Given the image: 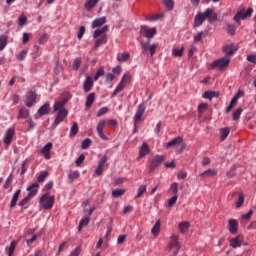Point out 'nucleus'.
Instances as JSON below:
<instances>
[{
    "label": "nucleus",
    "instance_id": "obj_1",
    "mask_svg": "<svg viewBox=\"0 0 256 256\" xmlns=\"http://www.w3.org/2000/svg\"><path fill=\"white\" fill-rule=\"evenodd\" d=\"M206 19H208L210 23L217 21V14L213 9L208 8L204 12H198L194 18V27H201Z\"/></svg>",
    "mask_w": 256,
    "mask_h": 256
},
{
    "label": "nucleus",
    "instance_id": "obj_2",
    "mask_svg": "<svg viewBox=\"0 0 256 256\" xmlns=\"http://www.w3.org/2000/svg\"><path fill=\"white\" fill-rule=\"evenodd\" d=\"M107 31H109V26L104 25L102 28L96 29L93 32V38L96 39L94 43V49L101 47L107 43Z\"/></svg>",
    "mask_w": 256,
    "mask_h": 256
},
{
    "label": "nucleus",
    "instance_id": "obj_3",
    "mask_svg": "<svg viewBox=\"0 0 256 256\" xmlns=\"http://www.w3.org/2000/svg\"><path fill=\"white\" fill-rule=\"evenodd\" d=\"M40 207H43L45 211H50L55 205V195H50L49 192H45L39 199Z\"/></svg>",
    "mask_w": 256,
    "mask_h": 256
},
{
    "label": "nucleus",
    "instance_id": "obj_4",
    "mask_svg": "<svg viewBox=\"0 0 256 256\" xmlns=\"http://www.w3.org/2000/svg\"><path fill=\"white\" fill-rule=\"evenodd\" d=\"M168 247H169V255L177 256V253H179V250L181 249V242H179V236L172 234L170 236Z\"/></svg>",
    "mask_w": 256,
    "mask_h": 256
},
{
    "label": "nucleus",
    "instance_id": "obj_5",
    "mask_svg": "<svg viewBox=\"0 0 256 256\" xmlns=\"http://www.w3.org/2000/svg\"><path fill=\"white\" fill-rule=\"evenodd\" d=\"M253 15V8H248L245 10V8L238 10L237 13L234 15L233 20L240 24L241 21H245V19H249Z\"/></svg>",
    "mask_w": 256,
    "mask_h": 256
},
{
    "label": "nucleus",
    "instance_id": "obj_6",
    "mask_svg": "<svg viewBox=\"0 0 256 256\" xmlns=\"http://www.w3.org/2000/svg\"><path fill=\"white\" fill-rule=\"evenodd\" d=\"M175 145H178L176 148V153H178V155L183 153V151H185V147H187V144H185L181 136H178L172 141L168 142L167 149H169V147H175Z\"/></svg>",
    "mask_w": 256,
    "mask_h": 256
},
{
    "label": "nucleus",
    "instance_id": "obj_7",
    "mask_svg": "<svg viewBox=\"0 0 256 256\" xmlns=\"http://www.w3.org/2000/svg\"><path fill=\"white\" fill-rule=\"evenodd\" d=\"M229 63H231V59L229 58V56L220 58L212 62V69H219V71H225L227 67H229Z\"/></svg>",
    "mask_w": 256,
    "mask_h": 256
},
{
    "label": "nucleus",
    "instance_id": "obj_8",
    "mask_svg": "<svg viewBox=\"0 0 256 256\" xmlns=\"http://www.w3.org/2000/svg\"><path fill=\"white\" fill-rule=\"evenodd\" d=\"M165 160V156L163 155H156L153 157V159L150 161V164L148 166V170L150 173H153L161 163Z\"/></svg>",
    "mask_w": 256,
    "mask_h": 256
},
{
    "label": "nucleus",
    "instance_id": "obj_9",
    "mask_svg": "<svg viewBox=\"0 0 256 256\" xmlns=\"http://www.w3.org/2000/svg\"><path fill=\"white\" fill-rule=\"evenodd\" d=\"M145 109H146L145 104H140L138 106V109L134 116V125H135L134 133H137V123L141 121L143 115L145 114Z\"/></svg>",
    "mask_w": 256,
    "mask_h": 256
},
{
    "label": "nucleus",
    "instance_id": "obj_10",
    "mask_svg": "<svg viewBox=\"0 0 256 256\" xmlns=\"http://www.w3.org/2000/svg\"><path fill=\"white\" fill-rule=\"evenodd\" d=\"M52 149H53V143L48 142L45 144V146L42 147V149H40L39 153L44 157V159H46V161H49V159H51Z\"/></svg>",
    "mask_w": 256,
    "mask_h": 256
},
{
    "label": "nucleus",
    "instance_id": "obj_11",
    "mask_svg": "<svg viewBox=\"0 0 256 256\" xmlns=\"http://www.w3.org/2000/svg\"><path fill=\"white\" fill-rule=\"evenodd\" d=\"M141 35H144L147 39H153L157 34V28H149L148 26H141L140 28Z\"/></svg>",
    "mask_w": 256,
    "mask_h": 256
},
{
    "label": "nucleus",
    "instance_id": "obj_12",
    "mask_svg": "<svg viewBox=\"0 0 256 256\" xmlns=\"http://www.w3.org/2000/svg\"><path fill=\"white\" fill-rule=\"evenodd\" d=\"M228 231L231 235H237L239 232V221L237 219L228 220Z\"/></svg>",
    "mask_w": 256,
    "mask_h": 256
},
{
    "label": "nucleus",
    "instance_id": "obj_13",
    "mask_svg": "<svg viewBox=\"0 0 256 256\" xmlns=\"http://www.w3.org/2000/svg\"><path fill=\"white\" fill-rule=\"evenodd\" d=\"M35 103H37V93H35L34 91H29L26 94V107H33Z\"/></svg>",
    "mask_w": 256,
    "mask_h": 256
},
{
    "label": "nucleus",
    "instance_id": "obj_14",
    "mask_svg": "<svg viewBox=\"0 0 256 256\" xmlns=\"http://www.w3.org/2000/svg\"><path fill=\"white\" fill-rule=\"evenodd\" d=\"M56 113L57 114L54 120V125H60V123H63L65 119H67V115H69V112L67 110H60Z\"/></svg>",
    "mask_w": 256,
    "mask_h": 256
},
{
    "label": "nucleus",
    "instance_id": "obj_15",
    "mask_svg": "<svg viewBox=\"0 0 256 256\" xmlns=\"http://www.w3.org/2000/svg\"><path fill=\"white\" fill-rule=\"evenodd\" d=\"M149 153H151V148H149V144L143 142L139 148L138 159H143V157H147Z\"/></svg>",
    "mask_w": 256,
    "mask_h": 256
},
{
    "label": "nucleus",
    "instance_id": "obj_16",
    "mask_svg": "<svg viewBox=\"0 0 256 256\" xmlns=\"http://www.w3.org/2000/svg\"><path fill=\"white\" fill-rule=\"evenodd\" d=\"M13 137H15V129L14 128L7 129L3 137L4 143L6 145H11V141H13Z\"/></svg>",
    "mask_w": 256,
    "mask_h": 256
},
{
    "label": "nucleus",
    "instance_id": "obj_17",
    "mask_svg": "<svg viewBox=\"0 0 256 256\" xmlns=\"http://www.w3.org/2000/svg\"><path fill=\"white\" fill-rule=\"evenodd\" d=\"M105 125H107V121L101 120L97 125V133L100 139H103V141H107V136L105 135V132H103V129H105Z\"/></svg>",
    "mask_w": 256,
    "mask_h": 256
},
{
    "label": "nucleus",
    "instance_id": "obj_18",
    "mask_svg": "<svg viewBox=\"0 0 256 256\" xmlns=\"http://www.w3.org/2000/svg\"><path fill=\"white\" fill-rule=\"evenodd\" d=\"M93 78L91 76H87L84 83H83V89L85 93H89L91 89H93Z\"/></svg>",
    "mask_w": 256,
    "mask_h": 256
},
{
    "label": "nucleus",
    "instance_id": "obj_19",
    "mask_svg": "<svg viewBox=\"0 0 256 256\" xmlns=\"http://www.w3.org/2000/svg\"><path fill=\"white\" fill-rule=\"evenodd\" d=\"M142 49L144 51V53H147V51L150 52L151 57H153V55H155V51H157V44H142Z\"/></svg>",
    "mask_w": 256,
    "mask_h": 256
},
{
    "label": "nucleus",
    "instance_id": "obj_20",
    "mask_svg": "<svg viewBox=\"0 0 256 256\" xmlns=\"http://www.w3.org/2000/svg\"><path fill=\"white\" fill-rule=\"evenodd\" d=\"M105 23H107V17L103 16L100 18H96L92 22V29H97V27H103V25H105Z\"/></svg>",
    "mask_w": 256,
    "mask_h": 256
},
{
    "label": "nucleus",
    "instance_id": "obj_21",
    "mask_svg": "<svg viewBox=\"0 0 256 256\" xmlns=\"http://www.w3.org/2000/svg\"><path fill=\"white\" fill-rule=\"evenodd\" d=\"M17 245H19V241L13 240L9 246L6 247L5 251L8 256H13V253H15V249L17 248Z\"/></svg>",
    "mask_w": 256,
    "mask_h": 256
},
{
    "label": "nucleus",
    "instance_id": "obj_22",
    "mask_svg": "<svg viewBox=\"0 0 256 256\" xmlns=\"http://www.w3.org/2000/svg\"><path fill=\"white\" fill-rule=\"evenodd\" d=\"M118 63H125L131 59V54L129 52L118 53L116 56Z\"/></svg>",
    "mask_w": 256,
    "mask_h": 256
},
{
    "label": "nucleus",
    "instance_id": "obj_23",
    "mask_svg": "<svg viewBox=\"0 0 256 256\" xmlns=\"http://www.w3.org/2000/svg\"><path fill=\"white\" fill-rule=\"evenodd\" d=\"M230 247H233V249H237V247H241L243 245V241H241V236H236L229 240Z\"/></svg>",
    "mask_w": 256,
    "mask_h": 256
},
{
    "label": "nucleus",
    "instance_id": "obj_24",
    "mask_svg": "<svg viewBox=\"0 0 256 256\" xmlns=\"http://www.w3.org/2000/svg\"><path fill=\"white\" fill-rule=\"evenodd\" d=\"M237 49V46H235L234 44H227L223 47V52L226 53L228 56L234 55Z\"/></svg>",
    "mask_w": 256,
    "mask_h": 256
},
{
    "label": "nucleus",
    "instance_id": "obj_25",
    "mask_svg": "<svg viewBox=\"0 0 256 256\" xmlns=\"http://www.w3.org/2000/svg\"><path fill=\"white\" fill-rule=\"evenodd\" d=\"M28 191V196L29 197H35V195H37L38 191H39V184L38 183H34L31 186H29L27 188Z\"/></svg>",
    "mask_w": 256,
    "mask_h": 256
},
{
    "label": "nucleus",
    "instance_id": "obj_26",
    "mask_svg": "<svg viewBox=\"0 0 256 256\" xmlns=\"http://www.w3.org/2000/svg\"><path fill=\"white\" fill-rule=\"evenodd\" d=\"M50 109L51 106L49 102H46L42 107L38 109V115H40V117H43V115H49Z\"/></svg>",
    "mask_w": 256,
    "mask_h": 256
},
{
    "label": "nucleus",
    "instance_id": "obj_27",
    "mask_svg": "<svg viewBox=\"0 0 256 256\" xmlns=\"http://www.w3.org/2000/svg\"><path fill=\"white\" fill-rule=\"evenodd\" d=\"M189 227H191V224L187 221H182L178 224V229L182 234L187 233V231H189Z\"/></svg>",
    "mask_w": 256,
    "mask_h": 256
},
{
    "label": "nucleus",
    "instance_id": "obj_28",
    "mask_svg": "<svg viewBox=\"0 0 256 256\" xmlns=\"http://www.w3.org/2000/svg\"><path fill=\"white\" fill-rule=\"evenodd\" d=\"M203 99H208L209 101H213V98L219 97V92L215 91H205L202 95Z\"/></svg>",
    "mask_w": 256,
    "mask_h": 256
},
{
    "label": "nucleus",
    "instance_id": "obj_29",
    "mask_svg": "<svg viewBox=\"0 0 256 256\" xmlns=\"http://www.w3.org/2000/svg\"><path fill=\"white\" fill-rule=\"evenodd\" d=\"M66 103H67V101H65V100L56 101V102L54 103V107H53L54 111H55V112H59V111L66 110V109L64 108L65 105H66Z\"/></svg>",
    "mask_w": 256,
    "mask_h": 256
},
{
    "label": "nucleus",
    "instance_id": "obj_30",
    "mask_svg": "<svg viewBox=\"0 0 256 256\" xmlns=\"http://www.w3.org/2000/svg\"><path fill=\"white\" fill-rule=\"evenodd\" d=\"M245 203V194L243 192L238 194V198L235 202L236 209H241L243 207V204Z\"/></svg>",
    "mask_w": 256,
    "mask_h": 256
},
{
    "label": "nucleus",
    "instance_id": "obj_31",
    "mask_svg": "<svg viewBox=\"0 0 256 256\" xmlns=\"http://www.w3.org/2000/svg\"><path fill=\"white\" fill-rule=\"evenodd\" d=\"M151 233L154 237H157V235L161 233V220L156 221L155 225L151 229Z\"/></svg>",
    "mask_w": 256,
    "mask_h": 256
},
{
    "label": "nucleus",
    "instance_id": "obj_32",
    "mask_svg": "<svg viewBox=\"0 0 256 256\" xmlns=\"http://www.w3.org/2000/svg\"><path fill=\"white\" fill-rule=\"evenodd\" d=\"M98 3L99 0H86L84 7L86 11H91V9H93V7H95V5H97Z\"/></svg>",
    "mask_w": 256,
    "mask_h": 256
},
{
    "label": "nucleus",
    "instance_id": "obj_33",
    "mask_svg": "<svg viewBox=\"0 0 256 256\" xmlns=\"http://www.w3.org/2000/svg\"><path fill=\"white\" fill-rule=\"evenodd\" d=\"M229 133H231V130L228 127L220 129L221 141H225V139H227V137H229Z\"/></svg>",
    "mask_w": 256,
    "mask_h": 256
},
{
    "label": "nucleus",
    "instance_id": "obj_34",
    "mask_svg": "<svg viewBox=\"0 0 256 256\" xmlns=\"http://www.w3.org/2000/svg\"><path fill=\"white\" fill-rule=\"evenodd\" d=\"M91 221V218L89 217H84L80 220L79 226H78V231L81 232V229L83 227H87L89 225V222Z\"/></svg>",
    "mask_w": 256,
    "mask_h": 256
},
{
    "label": "nucleus",
    "instance_id": "obj_35",
    "mask_svg": "<svg viewBox=\"0 0 256 256\" xmlns=\"http://www.w3.org/2000/svg\"><path fill=\"white\" fill-rule=\"evenodd\" d=\"M19 195H21V190H17L11 200L10 207L13 208L15 205H17V201H19Z\"/></svg>",
    "mask_w": 256,
    "mask_h": 256
},
{
    "label": "nucleus",
    "instance_id": "obj_36",
    "mask_svg": "<svg viewBox=\"0 0 256 256\" xmlns=\"http://www.w3.org/2000/svg\"><path fill=\"white\" fill-rule=\"evenodd\" d=\"M145 193H147V185H140L137 190L136 199L143 197V195H145Z\"/></svg>",
    "mask_w": 256,
    "mask_h": 256
},
{
    "label": "nucleus",
    "instance_id": "obj_37",
    "mask_svg": "<svg viewBox=\"0 0 256 256\" xmlns=\"http://www.w3.org/2000/svg\"><path fill=\"white\" fill-rule=\"evenodd\" d=\"M208 109H209V104H207V103L199 104V106H198L199 117H201L205 113V111H207Z\"/></svg>",
    "mask_w": 256,
    "mask_h": 256
},
{
    "label": "nucleus",
    "instance_id": "obj_38",
    "mask_svg": "<svg viewBox=\"0 0 256 256\" xmlns=\"http://www.w3.org/2000/svg\"><path fill=\"white\" fill-rule=\"evenodd\" d=\"M125 87H126V84L120 81L116 89L112 93V97H116L118 93H121V91L125 89Z\"/></svg>",
    "mask_w": 256,
    "mask_h": 256
},
{
    "label": "nucleus",
    "instance_id": "obj_39",
    "mask_svg": "<svg viewBox=\"0 0 256 256\" xmlns=\"http://www.w3.org/2000/svg\"><path fill=\"white\" fill-rule=\"evenodd\" d=\"M95 103V93H90L86 98V107L89 109Z\"/></svg>",
    "mask_w": 256,
    "mask_h": 256
},
{
    "label": "nucleus",
    "instance_id": "obj_40",
    "mask_svg": "<svg viewBox=\"0 0 256 256\" xmlns=\"http://www.w3.org/2000/svg\"><path fill=\"white\" fill-rule=\"evenodd\" d=\"M215 175H217V171H215L213 169H208V170L202 172L200 174V177H203V178H205V177H215Z\"/></svg>",
    "mask_w": 256,
    "mask_h": 256
},
{
    "label": "nucleus",
    "instance_id": "obj_41",
    "mask_svg": "<svg viewBox=\"0 0 256 256\" xmlns=\"http://www.w3.org/2000/svg\"><path fill=\"white\" fill-rule=\"evenodd\" d=\"M183 51H185V48H173L172 50V56L173 57H182L183 56Z\"/></svg>",
    "mask_w": 256,
    "mask_h": 256
},
{
    "label": "nucleus",
    "instance_id": "obj_42",
    "mask_svg": "<svg viewBox=\"0 0 256 256\" xmlns=\"http://www.w3.org/2000/svg\"><path fill=\"white\" fill-rule=\"evenodd\" d=\"M79 133V125L77 122H74L71 129H70V137H75Z\"/></svg>",
    "mask_w": 256,
    "mask_h": 256
},
{
    "label": "nucleus",
    "instance_id": "obj_43",
    "mask_svg": "<svg viewBox=\"0 0 256 256\" xmlns=\"http://www.w3.org/2000/svg\"><path fill=\"white\" fill-rule=\"evenodd\" d=\"M241 113H243V108H238L233 112V121H239L241 119Z\"/></svg>",
    "mask_w": 256,
    "mask_h": 256
},
{
    "label": "nucleus",
    "instance_id": "obj_44",
    "mask_svg": "<svg viewBox=\"0 0 256 256\" xmlns=\"http://www.w3.org/2000/svg\"><path fill=\"white\" fill-rule=\"evenodd\" d=\"M131 74L129 72L124 73L122 79L120 80L121 83H124V85H127L128 83H131Z\"/></svg>",
    "mask_w": 256,
    "mask_h": 256
},
{
    "label": "nucleus",
    "instance_id": "obj_45",
    "mask_svg": "<svg viewBox=\"0 0 256 256\" xmlns=\"http://www.w3.org/2000/svg\"><path fill=\"white\" fill-rule=\"evenodd\" d=\"M226 31L228 35H235V31H237V26H235L234 24H228L226 27Z\"/></svg>",
    "mask_w": 256,
    "mask_h": 256
},
{
    "label": "nucleus",
    "instance_id": "obj_46",
    "mask_svg": "<svg viewBox=\"0 0 256 256\" xmlns=\"http://www.w3.org/2000/svg\"><path fill=\"white\" fill-rule=\"evenodd\" d=\"M29 117V111L21 108L18 112V119H27Z\"/></svg>",
    "mask_w": 256,
    "mask_h": 256
},
{
    "label": "nucleus",
    "instance_id": "obj_47",
    "mask_svg": "<svg viewBox=\"0 0 256 256\" xmlns=\"http://www.w3.org/2000/svg\"><path fill=\"white\" fill-rule=\"evenodd\" d=\"M80 174L79 171H70L68 173V179H70V181H75V179H79Z\"/></svg>",
    "mask_w": 256,
    "mask_h": 256
},
{
    "label": "nucleus",
    "instance_id": "obj_48",
    "mask_svg": "<svg viewBox=\"0 0 256 256\" xmlns=\"http://www.w3.org/2000/svg\"><path fill=\"white\" fill-rule=\"evenodd\" d=\"M49 176V172L47 171H42L37 178L38 183H43L45 179Z\"/></svg>",
    "mask_w": 256,
    "mask_h": 256
},
{
    "label": "nucleus",
    "instance_id": "obj_49",
    "mask_svg": "<svg viewBox=\"0 0 256 256\" xmlns=\"http://www.w3.org/2000/svg\"><path fill=\"white\" fill-rule=\"evenodd\" d=\"M125 195V189H116L112 191V197L119 198Z\"/></svg>",
    "mask_w": 256,
    "mask_h": 256
},
{
    "label": "nucleus",
    "instance_id": "obj_50",
    "mask_svg": "<svg viewBox=\"0 0 256 256\" xmlns=\"http://www.w3.org/2000/svg\"><path fill=\"white\" fill-rule=\"evenodd\" d=\"M162 2L169 11H173V8L175 7L173 0H162Z\"/></svg>",
    "mask_w": 256,
    "mask_h": 256
},
{
    "label": "nucleus",
    "instance_id": "obj_51",
    "mask_svg": "<svg viewBox=\"0 0 256 256\" xmlns=\"http://www.w3.org/2000/svg\"><path fill=\"white\" fill-rule=\"evenodd\" d=\"M238 101L239 100L237 98L233 97L231 102H230V104H229V106L226 108V112L227 113L231 112L233 110V108L235 107V105H237Z\"/></svg>",
    "mask_w": 256,
    "mask_h": 256
},
{
    "label": "nucleus",
    "instance_id": "obj_52",
    "mask_svg": "<svg viewBox=\"0 0 256 256\" xmlns=\"http://www.w3.org/2000/svg\"><path fill=\"white\" fill-rule=\"evenodd\" d=\"M103 75H105V68L100 67L94 76V81H98L99 77H103Z\"/></svg>",
    "mask_w": 256,
    "mask_h": 256
},
{
    "label": "nucleus",
    "instance_id": "obj_53",
    "mask_svg": "<svg viewBox=\"0 0 256 256\" xmlns=\"http://www.w3.org/2000/svg\"><path fill=\"white\" fill-rule=\"evenodd\" d=\"M83 62V60L81 59V57L76 58L73 62V69L74 71H79V67H81V63Z\"/></svg>",
    "mask_w": 256,
    "mask_h": 256
},
{
    "label": "nucleus",
    "instance_id": "obj_54",
    "mask_svg": "<svg viewBox=\"0 0 256 256\" xmlns=\"http://www.w3.org/2000/svg\"><path fill=\"white\" fill-rule=\"evenodd\" d=\"M170 191L173 195H177V193H179V185L177 184V182H174L170 185Z\"/></svg>",
    "mask_w": 256,
    "mask_h": 256
},
{
    "label": "nucleus",
    "instance_id": "obj_55",
    "mask_svg": "<svg viewBox=\"0 0 256 256\" xmlns=\"http://www.w3.org/2000/svg\"><path fill=\"white\" fill-rule=\"evenodd\" d=\"M7 46V37L0 36V51H3Z\"/></svg>",
    "mask_w": 256,
    "mask_h": 256
},
{
    "label": "nucleus",
    "instance_id": "obj_56",
    "mask_svg": "<svg viewBox=\"0 0 256 256\" xmlns=\"http://www.w3.org/2000/svg\"><path fill=\"white\" fill-rule=\"evenodd\" d=\"M159 19H163V14H154L147 18V21H159Z\"/></svg>",
    "mask_w": 256,
    "mask_h": 256
},
{
    "label": "nucleus",
    "instance_id": "obj_57",
    "mask_svg": "<svg viewBox=\"0 0 256 256\" xmlns=\"http://www.w3.org/2000/svg\"><path fill=\"white\" fill-rule=\"evenodd\" d=\"M107 163V155L102 156L98 161V166L105 169V164Z\"/></svg>",
    "mask_w": 256,
    "mask_h": 256
},
{
    "label": "nucleus",
    "instance_id": "obj_58",
    "mask_svg": "<svg viewBox=\"0 0 256 256\" xmlns=\"http://www.w3.org/2000/svg\"><path fill=\"white\" fill-rule=\"evenodd\" d=\"M11 183H13V175L10 174L8 178L6 179V182L4 184V189H9L11 187Z\"/></svg>",
    "mask_w": 256,
    "mask_h": 256
},
{
    "label": "nucleus",
    "instance_id": "obj_59",
    "mask_svg": "<svg viewBox=\"0 0 256 256\" xmlns=\"http://www.w3.org/2000/svg\"><path fill=\"white\" fill-rule=\"evenodd\" d=\"M25 23H27V16H25L24 14H22L19 18H18V25L20 27H23V25H25Z\"/></svg>",
    "mask_w": 256,
    "mask_h": 256
},
{
    "label": "nucleus",
    "instance_id": "obj_60",
    "mask_svg": "<svg viewBox=\"0 0 256 256\" xmlns=\"http://www.w3.org/2000/svg\"><path fill=\"white\" fill-rule=\"evenodd\" d=\"M109 113V108L107 107H102L96 114L97 117H102V115H105Z\"/></svg>",
    "mask_w": 256,
    "mask_h": 256
},
{
    "label": "nucleus",
    "instance_id": "obj_61",
    "mask_svg": "<svg viewBox=\"0 0 256 256\" xmlns=\"http://www.w3.org/2000/svg\"><path fill=\"white\" fill-rule=\"evenodd\" d=\"M85 161V154H80L77 160L75 161L77 167H81V163Z\"/></svg>",
    "mask_w": 256,
    "mask_h": 256
},
{
    "label": "nucleus",
    "instance_id": "obj_62",
    "mask_svg": "<svg viewBox=\"0 0 256 256\" xmlns=\"http://www.w3.org/2000/svg\"><path fill=\"white\" fill-rule=\"evenodd\" d=\"M178 196L174 195L172 198L168 199V207H173L177 203Z\"/></svg>",
    "mask_w": 256,
    "mask_h": 256
},
{
    "label": "nucleus",
    "instance_id": "obj_63",
    "mask_svg": "<svg viewBox=\"0 0 256 256\" xmlns=\"http://www.w3.org/2000/svg\"><path fill=\"white\" fill-rule=\"evenodd\" d=\"M51 189H53V181L48 182L45 186L43 191L45 193H49V191H51Z\"/></svg>",
    "mask_w": 256,
    "mask_h": 256
},
{
    "label": "nucleus",
    "instance_id": "obj_64",
    "mask_svg": "<svg viewBox=\"0 0 256 256\" xmlns=\"http://www.w3.org/2000/svg\"><path fill=\"white\" fill-rule=\"evenodd\" d=\"M91 145V139L86 138L82 141V149H87Z\"/></svg>",
    "mask_w": 256,
    "mask_h": 256
}]
</instances>
